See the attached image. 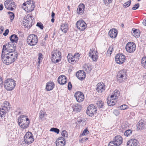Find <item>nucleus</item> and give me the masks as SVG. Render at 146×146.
<instances>
[{
	"instance_id": "1",
	"label": "nucleus",
	"mask_w": 146,
	"mask_h": 146,
	"mask_svg": "<svg viewBox=\"0 0 146 146\" xmlns=\"http://www.w3.org/2000/svg\"><path fill=\"white\" fill-rule=\"evenodd\" d=\"M17 56V53H4L2 52L1 57L3 62L6 65H9L15 61Z\"/></svg>"
},
{
	"instance_id": "2",
	"label": "nucleus",
	"mask_w": 146,
	"mask_h": 146,
	"mask_svg": "<svg viewBox=\"0 0 146 146\" xmlns=\"http://www.w3.org/2000/svg\"><path fill=\"white\" fill-rule=\"evenodd\" d=\"M18 122L20 127L23 129H25L29 127L30 121L27 116L22 115L18 118Z\"/></svg>"
},
{
	"instance_id": "3",
	"label": "nucleus",
	"mask_w": 146,
	"mask_h": 146,
	"mask_svg": "<svg viewBox=\"0 0 146 146\" xmlns=\"http://www.w3.org/2000/svg\"><path fill=\"white\" fill-rule=\"evenodd\" d=\"M16 44L14 43L11 42L7 43L3 46L2 52H4V53H16L14 52L16 49Z\"/></svg>"
},
{
	"instance_id": "4",
	"label": "nucleus",
	"mask_w": 146,
	"mask_h": 146,
	"mask_svg": "<svg viewBox=\"0 0 146 146\" xmlns=\"http://www.w3.org/2000/svg\"><path fill=\"white\" fill-rule=\"evenodd\" d=\"M52 60V62L56 63L59 62L61 58V53L59 50L54 48L51 52Z\"/></svg>"
},
{
	"instance_id": "5",
	"label": "nucleus",
	"mask_w": 146,
	"mask_h": 146,
	"mask_svg": "<svg viewBox=\"0 0 146 146\" xmlns=\"http://www.w3.org/2000/svg\"><path fill=\"white\" fill-rule=\"evenodd\" d=\"M15 83L13 79L10 78L5 80L4 86L5 88L8 90H12L15 88Z\"/></svg>"
},
{
	"instance_id": "6",
	"label": "nucleus",
	"mask_w": 146,
	"mask_h": 146,
	"mask_svg": "<svg viewBox=\"0 0 146 146\" xmlns=\"http://www.w3.org/2000/svg\"><path fill=\"white\" fill-rule=\"evenodd\" d=\"M38 40V37L36 35L34 34H31L27 37V42L28 45L33 46L37 44Z\"/></svg>"
},
{
	"instance_id": "7",
	"label": "nucleus",
	"mask_w": 146,
	"mask_h": 146,
	"mask_svg": "<svg viewBox=\"0 0 146 146\" xmlns=\"http://www.w3.org/2000/svg\"><path fill=\"white\" fill-rule=\"evenodd\" d=\"M24 139L25 143L27 145L31 144L34 140L33 134L31 132L29 131L25 134L24 137Z\"/></svg>"
},
{
	"instance_id": "8",
	"label": "nucleus",
	"mask_w": 146,
	"mask_h": 146,
	"mask_svg": "<svg viewBox=\"0 0 146 146\" xmlns=\"http://www.w3.org/2000/svg\"><path fill=\"white\" fill-rule=\"evenodd\" d=\"M126 71L125 70H121L119 72L117 78L119 82L121 83L127 79Z\"/></svg>"
},
{
	"instance_id": "9",
	"label": "nucleus",
	"mask_w": 146,
	"mask_h": 146,
	"mask_svg": "<svg viewBox=\"0 0 146 146\" xmlns=\"http://www.w3.org/2000/svg\"><path fill=\"white\" fill-rule=\"evenodd\" d=\"M15 3L12 0H6L4 2L5 7L9 10L13 11L16 7Z\"/></svg>"
},
{
	"instance_id": "10",
	"label": "nucleus",
	"mask_w": 146,
	"mask_h": 146,
	"mask_svg": "<svg viewBox=\"0 0 146 146\" xmlns=\"http://www.w3.org/2000/svg\"><path fill=\"white\" fill-rule=\"evenodd\" d=\"M136 45L133 42H128L126 44L125 49L126 51L129 53H133L135 50Z\"/></svg>"
},
{
	"instance_id": "11",
	"label": "nucleus",
	"mask_w": 146,
	"mask_h": 146,
	"mask_svg": "<svg viewBox=\"0 0 146 146\" xmlns=\"http://www.w3.org/2000/svg\"><path fill=\"white\" fill-rule=\"evenodd\" d=\"M97 110L94 105L91 104L88 107L86 113L89 116H92L96 113Z\"/></svg>"
},
{
	"instance_id": "12",
	"label": "nucleus",
	"mask_w": 146,
	"mask_h": 146,
	"mask_svg": "<svg viewBox=\"0 0 146 146\" xmlns=\"http://www.w3.org/2000/svg\"><path fill=\"white\" fill-rule=\"evenodd\" d=\"M89 56L93 61H96L98 56L97 52L95 48H92L90 49L89 53Z\"/></svg>"
},
{
	"instance_id": "13",
	"label": "nucleus",
	"mask_w": 146,
	"mask_h": 146,
	"mask_svg": "<svg viewBox=\"0 0 146 146\" xmlns=\"http://www.w3.org/2000/svg\"><path fill=\"white\" fill-rule=\"evenodd\" d=\"M76 26L78 29L82 31H84L86 28L87 25L84 21L80 20L77 22Z\"/></svg>"
},
{
	"instance_id": "14",
	"label": "nucleus",
	"mask_w": 146,
	"mask_h": 146,
	"mask_svg": "<svg viewBox=\"0 0 146 146\" xmlns=\"http://www.w3.org/2000/svg\"><path fill=\"white\" fill-rule=\"evenodd\" d=\"M77 101L78 102H81L83 101L84 99V94L81 92H76L74 95Z\"/></svg>"
},
{
	"instance_id": "15",
	"label": "nucleus",
	"mask_w": 146,
	"mask_h": 146,
	"mask_svg": "<svg viewBox=\"0 0 146 146\" xmlns=\"http://www.w3.org/2000/svg\"><path fill=\"white\" fill-rule=\"evenodd\" d=\"M125 59V56L122 54H117L115 58L116 62L119 64H123Z\"/></svg>"
},
{
	"instance_id": "16",
	"label": "nucleus",
	"mask_w": 146,
	"mask_h": 146,
	"mask_svg": "<svg viewBox=\"0 0 146 146\" xmlns=\"http://www.w3.org/2000/svg\"><path fill=\"white\" fill-rule=\"evenodd\" d=\"M112 141L117 146L121 145L123 142V139L120 135L116 136L113 139Z\"/></svg>"
},
{
	"instance_id": "17",
	"label": "nucleus",
	"mask_w": 146,
	"mask_h": 146,
	"mask_svg": "<svg viewBox=\"0 0 146 146\" xmlns=\"http://www.w3.org/2000/svg\"><path fill=\"white\" fill-rule=\"evenodd\" d=\"M67 78L64 75L60 76L58 78V82L60 85H63L66 83L67 82Z\"/></svg>"
},
{
	"instance_id": "18",
	"label": "nucleus",
	"mask_w": 146,
	"mask_h": 146,
	"mask_svg": "<svg viewBox=\"0 0 146 146\" xmlns=\"http://www.w3.org/2000/svg\"><path fill=\"white\" fill-rule=\"evenodd\" d=\"M105 85L103 82L98 83L96 90L99 93H101L105 90Z\"/></svg>"
},
{
	"instance_id": "19",
	"label": "nucleus",
	"mask_w": 146,
	"mask_h": 146,
	"mask_svg": "<svg viewBox=\"0 0 146 146\" xmlns=\"http://www.w3.org/2000/svg\"><path fill=\"white\" fill-rule=\"evenodd\" d=\"M76 76L79 79L82 80L85 78L86 75L83 71L80 70L76 72Z\"/></svg>"
},
{
	"instance_id": "20",
	"label": "nucleus",
	"mask_w": 146,
	"mask_h": 146,
	"mask_svg": "<svg viewBox=\"0 0 146 146\" xmlns=\"http://www.w3.org/2000/svg\"><path fill=\"white\" fill-rule=\"evenodd\" d=\"M30 19H23V23L25 27L29 28L31 26H32V21H33L32 19L30 21Z\"/></svg>"
},
{
	"instance_id": "21",
	"label": "nucleus",
	"mask_w": 146,
	"mask_h": 146,
	"mask_svg": "<svg viewBox=\"0 0 146 146\" xmlns=\"http://www.w3.org/2000/svg\"><path fill=\"white\" fill-rule=\"evenodd\" d=\"M138 142L135 139L129 140L127 142V146H138Z\"/></svg>"
},
{
	"instance_id": "22",
	"label": "nucleus",
	"mask_w": 146,
	"mask_h": 146,
	"mask_svg": "<svg viewBox=\"0 0 146 146\" xmlns=\"http://www.w3.org/2000/svg\"><path fill=\"white\" fill-rule=\"evenodd\" d=\"M117 31L115 29H111L109 32V36L112 38H115L117 36Z\"/></svg>"
},
{
	"instance_id": "23",
	"label": "nucleus",
	"mask_w": 146,
	"mask_h": 146,
	"mask_svg": "<svg viewBox=\"0 0 146 146\" xmlns=\"http://www.w3.org/2000/svg\"><path fill=\"white\" fill-rule=\"evenodd\" d=\"M1 107L5 111H9L10 110V105L9 102L7 101H5L1 105Z\"/></svg>"
},
{
	"instance_id": "24",
	"label": "nucleus",
	"mask_w": 146,
	"mask_h": 146,
	"mask_svg": "<svg viewBox=\"0 0 146 146\" xmlns=\"http://www.w3.org/2000/svg\"><path fill=\"white\" fill-rule=\"evenodd\" d=\"M68 29L67 23H62L61 25V27L60 29L64 33H67Z\"/></svg>"
},
{
	"instance_id": "25",
	"label": "nucleus",
	"mask_w": 146,
	"mask_h": 146,
	"mask_svg": "<svg viewBox=\"0 0 146 146\" xmlns=\"http://www.w3.org/2000/svg\"><path fill=\"white\" fill-rule=\"evenodd\" d=\"M85 7V5L83 4H80L77 9V13L78 14L82 15L83 13V10Z\"/></svg>"
},
{
	"instance_id": "26",
	"label": "nucleus",
	"mask_w": 146,
	"mask_h": 146,
	"mask_svg": "<svg viewBox=\"0 0 146 146\" xmlns=\"http://www.w3.org/2000/svg\"><path fill=\"white\" fill-rule=\"evenodd\" d=\"M145 125V122L142 120L140 121L137 125V129L140 130L144 129Z\"/></svg>"
},
{
	"instance_id": "27",
	"label": "nucleus",
	"mask_w": 146,
	"mask_h": 146,
	"mask_svg": "<svg viewBox=\"0 0 146 146\" xmlns=\"http://www.w3.org/2000/svg\"><path fill=\"white\" fill-rule=\"evenodd\" d=\"M120 95V92L118 90H116L114 91L112 93V94L110 96V98L112 99H117L118 96Z\"/></svg>"
},
{
	"instance_id": "28",
	"label": "nucleus",
	"mask_w": 146,
	"mask_h": 146,
	"mask_svg": "<svg viewBox=\"0 0 146 146\" xmlns=\"http://www.w3.org/2000/svg\"><path fill=\"white\" fill-rule=\"evenodd\" d=\"M115 99H112L110 98V96L108 97L107 99V103L110 106H112L115 105L116 103Z\"/></svg>"
},
{
	"instance_id": "29",
	"label": "nucleus",
	"mask_w": 146,
	"mask_h": 146,
	"mask_svg": "<svg viewBox=\"0 0 146 146\" xmlns=\"http://www.w3.org/2000/svg\"><path fill=\"white\" fill-rule=\"evenodd\" d=\"M73 111L76 112H79L81 110V105L78 104H76L72 107Z\"/></svg>"
},
{
	"instance_id": "30",
	"label": "nucleus",
	"mask_w": 146,
	"mask_h": 146,
	"mask_svg": "<svg viewBox=\"0 0 146 146\" xmlns=\"http://www.w3.org/2000/svg\"><path fill=\"white\" fill-rule=\"evenodd\" d=\"M59 138L56 141V146H64L65 143V140H62Z\"/></svg>"
},
{
	"instance_id": "31",
	"label": "nucleus",
	"mask_w": 146,
	"mask_h": 146,
	"mask_svg": "<svg viewBox=\"0 0 146 146\" xmlns=\"http://www.w3.org/2000/svg\"><path fill=\"white\" fill-rule=\"evenodd\" d=\"M54 86V83L50 81L47 83L46 86V89L47 91H49L53 89Z\"/></svg>"
},
{
	"instance_id": "32",
	"label": "nucleus",
	"mask_w": 146,
	"mask_h": 146,
	"mask_svg": "<svg viewBox=\"0 0 146 146\" xmlns=\"http://www.w3.org/2000/svg\"><path fill=\"white\" fill-rule=\"evenodd\" d=\"M11 42L17 43L18 40V37L15 34L12 35L10 37Z\"/></svg>"
},
{
	"instance_id": "33",
	"label": "nucleus",
	"mask_w": 146,
	"mask_h": 146,
	"mask_svg": "<svg viewBox=\"0 0 146 146\" xmlns=\"http://www.w3.org/2000/svg\"><path fill=\"white\" fill-rule=\"evenodd\" d=\"M68 60L69 63L74 64L75 63L73 56L71 54H68L67 56Z\"/></svg>"
},
{
	"instance_id": "34",
	"label": "nucleus",
	"mask_w": 146,
	"mask_h": 146,
	"mask_svg": "<svg viewBox=\"0 0 146 146\" xmlns=\"http://www.w3.org/2000/svg\"><path fill=\"white\" fill-rule=\"evenodd\" d=\"M133 35L135 37H139L140 35V32L138 29H132Z\"/></svg>"
},
{
	"instance_id": "35",
	"label": "nucleus",
	"mask_w": 146,
	"mask_h": 146,
	"mask_svg": "<svg viewBox=\"0 0 146 146\" xmlns=\"http://www.w3.org/2000/svg\"><path fill=\"white\" fill-rule=\"evenodd\" d=\"M47 116V114L46 113L42 110L40 111L39 113V117L41 120H43L46 118Z\"/></svg>"
},
{
	"instance_id": "36",
	"label": "nucleus",
	"mask_w": 146,
	"mask_h": 146,
	"mask_svg": "<svg viewBox=\"0 0 146 146\" xmlns=\"http://www.w3.org/2000/svg\"><path fill=\"white\" fill-rule=\"evenodd\" d=\"M61 135L62 136V137H61L60 138V139H61L62 140H65V138H67L68 136V134L67 131L66 130H63L62 131L61 133Z\"/></svg>"
},
{
	"instance_id": "37",
	"label": "nucleus",
	"mask_w": 146,
	"mask_h": 146,
	"mask_svg": "<svg viewBox=\"0 0 146 146\" xmlns=\"http://www.w3.org/2000/svg\"><path fill=\"white\" fill-rule=\"evenodd\" d=\"M78 123L79 125H82V126H84L86 125V120L83 118H81L78 120Z\"/></svg>"
},
{
	"instance_id": "38",
	"label": "nucleus",
	"mask_w": 146,
	"mask_h": 146,
	"mask_svg": "<svg viewBox=\"0 0 146 146\" xmlns=\"http://www.w3.org/2000/svg\"><path fill=\"white\" fill-rule=\"evenodd\" d=\"M80 56V55L78 53H76L74 54L73 56L75 63L76 62L78 61Z\"/></svg>"
},
{
	"instance_id": "39",
	"label": "nucleus",
	"mask_w": 146,
	"mask_h": 146,
	"mask_svg": "<svg viewBox=\"0 0 146 146\" xmlns=\"http://www.w3.org/2000/svg\"><path fill=\"white\" fill-rule=\"evenodd\" d=\"M35 8L34 4L27 6L28 11L31 12L33 11Z\"/></svg>"
},
{
	"instance_id": "40",
	"label": "nucleus",
	"mask_w": 146,
	"mask_h": 146,
	"mask_svg": "<svg viewBox=\"0 0 146 146\" xmlns=\"http://www.w3.org/2000/svg\"><path fill=\"white\" fill-rule=\"evenodd\" d=\"M132 131L131 130L128 129L126 130L124 133V135L126 137L129 136L132 134Z\"/></svg>"
},
{
	"instance_id": "41",
	"label": "nucleus",
	"mask_w": 146,
	"mask_h": 146,
	"mask_svg": "<svg viewBox=\"0 0 146 146\" xmlns=\"http://www.w3.org/2000/svg\"><path fill=\"white\" fill-rule=\"evenodd\" d=\"M96 104L98 108H102L103 106V102L102 101H98L97 102Z\"/></svg>"
},
{
	"instance_id": "42",
	"label": "nucleus",
	"mask_w": 146,
	"mask_h": 146,
	"mask_svg": "<svg viewBox=\"0 0 146 146\" xmlns=\"http://www.w3.org/2000/svg\"><path fill=\"white\" fill-rule=\"evenodd\" d=\"M84 67L86 69V70L88 72L90 71L92 69V68L90 66V65L88 64H85L84 66Z\"/></svg>"
},
{
	"instance_id": "43",
	"label": "nucleus",
	"mask_w": 146,
	"mask_h": 146,
	"mask_svg": "<svg viewBox=\"0 0 146 146\" xmlns=\"http://www.w3.org/2000/svg\"><path fill=\"white\" fill-rule=\"evenodd\" d=\"M50 131L54 132L57 134H58L60 132V130L59 129L54 127L51 128Z\"/></svg>"
},
{
	"instance_id": "44",
	"label": "nucleus",
	"mask_w": 146,
	"mask_h": 146,
	"mask_svg": "<svg viewBox=\"0 0 146 146\" xmlns=\"http://www.w3.org/2000/svg\"><path fill=\"white\" fill-rule=\"evenodd\" d=\"M141 63L143 66L146 68V57H143L141 60Z\"/></svg>"
},
{
	"instance_id": "45",
	"label": "nucleus",
	"mask_w": 146,
	"mask_h": 146,
	"mask_svg": "<svg viewBox=\"0 0 146 146\" xmlns=\"http://www.w3.org/2000/svg\"><path fill=\"white\" fill-rule=\"evenodd\" d=\"M128 108V106L126 105H123L121 106L119 108L120 110H125L127 109Z\"/></svg>"
},
{
	"instance_id": "46",
	"label": "nucleus",
	"mask_w": 146,
	"mask_h": 146,
	"mask_svg": "<svg viewBox=\"0 0 146 146\" xmlns=\"http://www.w3.org/2000/svg\"><path fill=\"white\" fill-rule=\"evenodd\" d=\"M113 47L112 46H110L107 51V52L108 54H109L110 55H111V54L113 51Z\"/></svg>"
},
{
	"instance_id": "47",
	"label": "nucleus",
	"mask_w": 146,
	"mask_h": 146,
	"mask_svg": "<svg viewBox=\"0 0 146 146\" xmlns=\"http://www.w3.org/2000/svg\"><path fill=\"white\" fill-rule=\"evenodd\" d=\"M89 131L87 129H85L83 131L82 135H86L89 134Z\"/></svg>"
},
{
	"instance_id": "48",
	"label": "nucleus",
	"mask_w": 146,
	"mask_h": 146,
	"mask_svg": "<svg viewBox=\"0 0 146 146\" xmlns=\"http://www.w3.org/2000/svg\"><path fill=\"white\" fill-rule=\"evenodd\" d=\"M131 1L129 0L127 2L123 4V6L125 7H129L131 4Z\"/></svg>"
},
{
	"instance_id": "49",
	"label": "nucleus",
	"mask_w": 146,
	"mask_h": 146,
	"mask_svg": "<svg viewBox=\"0 0 146 146\" xmlns=\"http://www.w3.org/2000/svg\"><path fill=\"white\" fill-rule=\"evenodd\" d=\"M8 13L9 15V18H14L15 15L13 13L9 11L8 12Z\"/></svg>"
},
{
	"instance_id": "50",
	"label": "nucleus",
	"mask_w": 146,
	"mask_h": 146,
	"mask_svg": "<svg viewBox=\"0 0 146 146\" xmlns=\"http://www.w3.org/2000/svg\"><path fill=\"white\" fill-rule=\"evenodd\" d=\"M36 26L39 27L41 29H43V26L42 24L41 23L38 22L37 23Z\"/></svg>"
},
{
	"instance_id": "51",
	"label": "nucleus",
	"mask_w": 146,
	"mask_h": 146,
	"mask_svg": "<svg viewBox=\"0 0 146 146\" xmlns=\"http://www.w3.org/2000/svg\"><path fill=\"white\" fill-rule=\"evenodd\" d=\"M139 6V3H137L134 5L133 7L132 8V9L133 10H135L138 9Z\"/></svg>"
},
{
	"instance_id": "52",
	"label": "nucleus",
	"mask_w": 146,
	"mask_h": 146,
	"mask_svg": "<svg viewBox=\"0 0 146 146\" xmlns=\"http://www.w3.org/2000/svg\"><path fill=\"white\" fill-rule=\"evenodd\" d=\"M26 2V3L27 4V6L34 4V3L33 1L29 0V1H28Z\"/></svg>"
},
{
	"instance_id": "53",
	"label": "nucleus",
	"mask_w": 146,
	"mask_h": 146,
	"mask_svg": "<svg viewBox=\"0 0 146 146\" xmlns=\"http://www.w3.org/2000/svg\"><path fill=\"white\" fill-rule=\"evenodd\" d=\"M112 0H104V3L105 4L108 5L111 3Z\"/></svg>"
},
{
	"instance_id": "54",
	"label": "nucleus",
	"mask_w": 146,
	"mask_h": 146,
	"mask_svg": "<svg viewBox=\"0 0 146 146\" xmlns=\"http://www.w3.org/2000/svg\"><path fill=\"white\" fill-rule=\"evenodd\" d=\"M108 146H118L116 145L112 141L110 142L108 145Z\"/></svg>"
},
{
	"instance_id": "55",
	"label": "nucleus",
	"mask_w": 146,
	"mask_h": 146,
	"mask_svg": "<svg viewBox=\"0 0 146 146\" xmlns=\"http://www.w3.org/2000/svg\"><path fill=\"white\" fill-rule=\"evenodd\" d=\"M72 85L70 82H69L68 84V90H70L72 88Z\"/></svg>"
},
{
	"instance_id": "56",
	"label": "nucleus",
	"mask_w": 146,
	"mask_h": 146,
	"mask_svg": "<svg viewBox=\"0 0 146 146\" xmlns=\"http://www.w3.org/2000/svg\"><path fill=\"white\" fill-rule=\"evenodd\" d=\"M9 32V30L8 29H7L5 30V32L3 33V35L5 36H7Z\"/></svg>"
},
{
	"instance_id": "57",
	"label": "nucleus",
	"mask_w": 146,
	"mask_h": 146,
	"mask_svg": "<svg viewBox=\"0 0 146 146\" xmlns=\"http://www.w3.org/2000/svg\"><path fill=\"white\" fill-rule=\"evenodd\" d=\"M113 113L116 115H118L119 113V111L117 110H114V112Z\"/></svg>"
},
{
	"instance_id": "58",
	"label": "nucleus",
	"mask_w": 146,
	"mask_h": 146,
	"mask_svg": "<svg viewBox=\"0 0 146 146\" xmlns=\"http://www.w3.org/2000/svg\"><path fill=\"white\" fill-rule=\"evenodd\" d=\"M42 55L41 53H39L38 60H40L42 58Z\"/></svg>"
},
{
	"instance_id": "59",
	"label": "nucleus",
	"mask_w": 146,
	"mask_h": 146,
	"mask_svg": "<svg viewBox=\"0 0 146 146\" xmlns=\"http://www.w3.org/2000/svg\"><path fill=\"white\" fill-rule=\"evenodd\" d=\"M26 18H27L28 17V18H32V17H33L34 18V17H33L32 14L31 13H30V14H28L27 15V16H26Z\"/></svg>"
},
{
	"instance_id": "60",
	"label": "nucleus",
	"mask_w": 146,
	"mask_h": 146,
	"mask_svg": "<svg viewBox=\"0 0 146 146\" xmlns=\"http://www.w3.org/2000/svg\"><path fill=\"white\" fill-rule=\"evenodd\" d=\"M88 138H86V139H83V138L81 139H79V142L80 143H82L84 141V140H88Z\"/></svg>"
},
{
	"instance_id": "61",
	"label": "nucleus",
	"mask_w": 146,
	"mask_h": 146,
	"mask_svg": "<svg viewBox=\"0 0 146 146\" xmlns=\"http://www.w3.org/2000/svg\"><path fill=\"white\" fill-rule=\"evenodd\" d=\"M3 83V79L0 76V86H2V85Z\"/></svg>"
},
{
	"instance_id": "62",
	"label": "nucleus",
	"mask_w": 146,
	"mask_h": 146,
	"mask_svg": "<svg viewBox=\"0 0 146 146\" xmlns=\"http://www.w3.org/2000/svg\"><path fill=\"white\" fill-rule=\"evenodd\" d=\"M143 25L145 26H146V19H145L142 22Z\"/></svg>"
},
{
	"instance_id": "63",
	"label": "nucleus",
	"mask_w": 146,
	"mask_h": 146,
	"mask_svg": "<svg viewBox=\"0 0 146 146\" xmlns=\"http://www.w3.org/2000/svg\"><path fill=\"white\" fill-rule=\"evenodd\" d=\"M48 37V35H46L45 36L44 39L42 40V41L44 42L46 40V38H47Z\"/></svg>"
},
{
	"instance_id": "64",
	"label": "nucleus",
	"mask_w": 146,
	"mask_h": 146,
	"mask_svg": "<svg viewBox=\"0 0 146 146\" xmlns=\"http://www.w3.org/2000/svg\"><path fill=\"white\" fill-rule=\"evenodd\" d=\"M55 15V14L53 12H52L51 14V17L52 18H54V16Z\"/></svg>"
}]
</instances>
